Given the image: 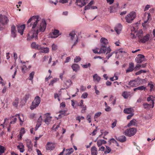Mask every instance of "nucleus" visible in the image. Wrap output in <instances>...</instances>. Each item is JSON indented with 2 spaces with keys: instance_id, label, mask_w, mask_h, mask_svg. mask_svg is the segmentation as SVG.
Masks as SVG:
<instances>
[{
  "instance_id": "f257e3e1",
  "label": "nucleus",
  "mask_w": 155,
  "mask_h": 155,
  "mask_svg": "<svg viewBox=\"0 0 155 155\" xmlns=\"http://www.w3.org/2000/svg\"><path fill=\"white\" fill-rule=\"evenodd\" d=\"M47 24L44 19H41L38 15L33 16L31 17L27 22V26L31 27V30L28 34V39L33 38L37 39L39 32H44L46 28Z\"/></svg>"
},
{
  "instance_id": "f03ea898",
  "label": "nucleus",
  "mask_w": 155,
  "mask_h": 155,
  "mask_svg": "<svg viewBox=\"0 0 155 155\" xmlns=\"http://www.w3.org/2000/svg\"><path fill=\"white\" fill-rule=\"evenodd\" d=\"M41 102V98L38 96H36L34 99V101L32 102L31 104L30 107V108L32 110L38 107Z\"/></svg>"
},
{
  "instance_id": "7ed1b4c3",
  "label": "nucleus",
  "mask_w": 155,
  "mask_h": 155,
  "mask_svg": "<svg viewBox=\"0 0 155 155\" xmlns=\"http://www.w3.org/2000/svg\"><path fill=\"white\" fill-rule=\"evenodd\" d=\"M136 16V13L135 12H131L128 14L125 17V19L126 22L128 23H130L134 19Z\"/></svg>"
},
{
  "instance_id": "20e7f679",
  "label": "nucleus",
  "mask_w": 155,
  "mask_h": 155,
  "mask_svg": "<svg viewBox=\"0 0 155 155\" xmlns=\"http://www.w3.org/2000/svg\"><path fill=\"white\" fill-rule=\"evenodd\" d=\"M137 130L136 128H130L126 130L124 132V134L126 136L131 137L134 135L136 133Z\"/></svg>"
},
{
  "instance_id": "39448f33",
  "label": "nucleus",
  "mask_w": 155,
  "mask_h": 155,
  "mask_svg": "<svg viewBox=\"0 0 155 155\" xmlns=\"http://www.w3.org/2000/svg\"><path fill=\"white\" fill-rule=\"evenodd\" d=\"M9 22L8 18L5 15H0V23L3 25H7Z\"/></svg>"
},
{
  "instance_id": "423d86ee",
  "label": "nucleus",
  "mask_w": 155,
  "mask_h": 155,
  "mask_svg": "<svg viewBox=\"0 0 155 155\" xmlns=\"http://www.w3.org/2000/svg\"><path fill=\"white\" fill-rule=\"evenodd\" d=\"M135 60L137 63H141L145 60V56L143 55L139 54L137 55V57L135 58Z\"/></svg>"
},
{
  "instance_id": "0eeeda50",
  "label": "nucleus",
  "mask_w": 155,
  "mask_h": 155,
  "mask_svg": "<svg viewBox=\"0 0 155 155\" xmlns=\"http://www.w3.org/2000/svg\"><path fill=\"white\" fill-rule=\"evenodd\" d=\"M88 3V0H76L75 3L80 7H82Z\"/></svg>"
},
{
  "instance_id": "6e6552de",
  "label": "nucleus",
  "mask_w": 155,
  "mask_h": 155,
  "mask_svg": "<svg viewBox=\"0 0 155 155\" xmlns=\"http://www.w3.org/2000/svg\"><path fill=\"white\" fill-rule=\"evenodd\" d=\"M139 81L138 79L130 81L129 82V85L132 87H136L140 85Z\"/></svg>"
},
{
  "instance_id": "1a4fd4ad",
  "label": "nucleus",
  "mask_w": 155,
  "mask_h": 155,
  "mask_svg": "<svg viewBox=\"0 0 155 155\" xmlns=\"http://www.w3.org/2000/svg\"><path fill=\"white\" fill-rule=\"evenodd\" d=\"M150 36V35L149 34H147L145 36L139 40V42H140L142 43H144L149 40Z\"/></svg>"
},
{
  "instance_id": "9d476101",
  "label": "nucleus",
  "mask_w": 155,
  "mask_h": 155,
  "mask_svg": "<svg viewBox=\"0 0 155 155\" xmlns=\"http://www.w3.org/2000/svg\"><path fill=\"white\" fill-rule=\"evenodd\" d=\"M47 150H52L54 148V144L52 142H48L46 146Z\"/></svg>"
},
{
  "instance_id": "9b49d317",
  "label": "nucleus",
  "mask_w": 155,
  "mask_h": 155,
  "mask_svg": "<svg viewBox=\"0 0 155 155\" xmlns=\"http://www.w3.org/2000/svg\"><path fill=\"white\" fill-rule=\"evenodd\" d=\"M38 50H40V52L44 53H48L49 51V49L48 47L44 48L40 46Z\"/></svg>"
},
{
  "instance_id": "f8f14e48",
  "label": "nucleus",
  "mask_w": 155,
  "mask_h": 155,
  "mask_svg": "<svg viewBox=\"0 0 155 155\" xmlns=\"http://www.w3.org/2000/svg\"><path fill=\"white\" fill-rule=\"evenodd\" d=\"M134 69V64L133 62H130L129 64L128 68L126 70V72L128 73L130 72H132L133 71Z\"/></svg>"
},
{
  "instance_id": "ddd939ff",
  "label": "nucleus",
  "mask_w": 155,
  "mask_h": 155,
  "mask_svg": "<svg viewBox=\"0 0 155 155\" xmlns=\"http://www.w3.org/2000/svg\"><path fill=\"white\" fill-rule=\"evenodd\" d=\"M101 46H107L108 43V40L104 38H102L100 40Z\"/></svg>"
},
{
  "instance_id": "4468645a",
  "label": "nucleus",
  "mask_w": 155,
  "mask_h": 155,
  "mask_svg": "<svg viewBox=\"0 0 155 155\" xmlns=\"http://www.w3.org/2000/svg\"><path fill=\"white\" fill-rule=\"evenodd\" d=\"M25 28V25H23L18 27V31L21 35H22L23 33L24 30Z\"/></svg>"
},
{
  "instance_id": "2eb2a0df",
  "label": "nucleus",
  "mask_w": 155,
  "mask_h": 155,
  "mask_svg": "<svg viewBox=\"0 0 155 155\" xmlns=\"http://www.w3.org/2000/svg\"><path fill=\"white\" fill-rule=\"evenodd\" d=\"M42 120V116L41 115L39 117V118H38L37 121V123L36 125V127L35 128L36 130H37L38 129V128L39 127H40V126L41 125Z\"/></svg>"
},
{
  "instance_id": "dca6fc26",
  "label": "nucleus",
  "mask_w": 155,
  "mask_h": 155,
  "mask_svg": "<svg viewBox=\"0 0 155 155\" xmlns=\"http://www.w3.org/2000/svg\"><path fill=\"white\" fill-rule=\"evenodd\" d=\"M11 36L13 38L15 37L16 36V27L14 25H12L11 27Z\"/></svg>"
},
{
  "instance_id": "f3484780",
  "label": "nucleus",
  "mask_w": 155,
  "mask_h": 155,
  "mask_svg": "<svg viewBox=\"0 0 155 155\" xmlns=\"http://www.w3.org/2000/svg\"><path fill=\"white\" fill-rule=\"evenodd\" d=\"M72 82L69 79L66 81L64 82V89H67L71 84Z\"/></svg>"
},
{
  "instance_id": "a211bd4d",
  "label": "nucleus",
  "mask_w": 155,
  "mask_h": 155,
  "mask_svg": "<svg viewBox=\"0 0 155 155\" xmlns=\"http://www.w3.org/2000/svg\"><path fill=\"white\" fill-rule=\"evenodd\" d=\"M26 141L27 146L29 150L30 151H31L32 150V144L31 141L30 140L27 139L26 140Z\"/></svg>"
},
{
  "instance_id": "6ab92c4d",
  "label": "nucleus",
  "mask_w": 155,
  "mask_h": 155,
  "mask_svg": "<svg viewBox=\"0 0 155 155\" xmlns=\"http://www.w3.org/2000/svg\"><path fill=\"white\" fill-rule=\"evenodd\" d=\"M71 67L73 71L75 72H77L79 70L80 68L79 65L76 64H73L71 66Z\"/></svg>"
},
{
  "instance_id": "aec40b11",
  "label": "nucleus",
  "mask_w": 155,
  "mask_h": 155,
  "mask_svg": "<svg viewBox=\"0 0 155 155\" xmlns=\"http://www.w3.org/2000/svg\"><path fill=\"white\" fill-rule=\"evenodd\" d=\"M122 26L120 24H118L115 28L114 30L118 34H119L122 29Z\"/></svg>"
},
{
  "instance_id": "412c9836",
  "label": "nucleus",
  "mask_w": 155,
  "mask_h": 155,
  "mask_svg": "<svg viewBox=\"0 0 155 155\" xmlns=\"http://www.w3.org/2000/svg\"><path fill=\"white\" fill-rule=\"evenodd\" d=\"M91 155H97V150L96 147L94 146H93L91 148Z\"/></svg>"
},
{
  "instance_id": "4be33fe9",
  "label": "nucleus",
  "mask_w": 155,
  "mask_h": 155,
  "mask_svg": "<svg viewBox=\"0 0 155 155\" xmlns=\"http://www.w3.org/2000/svg\"><path fill=\"white\" fill-rule=\"evenodd\" d=\"M124 112L126 114H132L134 112V110L131 108H126L124 110Z\"/></svg>"
},
{
  "instance_id": "5701e85b",
  "label": "nucleus",
  "mask_w": 155,
  "mask_h": 155,
  "mask_svg": "<svg viewBox=\"0 0 155 155\" xmlns=\"http://www.w3.org/2000/svg\"><path fill=\"white\" fill-rule=\"evenodd\" d=\"M116 139L121 142H124L126 140V138L125 136L124 135L120 136L118 138H116Z\"/></svg>"
},
{
  "instance_id": "b1692460",
  "label": "nucleus",
  "mask_w": 155,
  "mask_h": 155,
  "mask_svg": "<svg viewBox=\"0 0 155 155\" xmlns=\"http://www.w3.org/2000/svg\"><path fill=\"white\" fill-rule=\"evenodd\" d=\"M107 46H101L99 53L100 54L104 53L107 51Z\"/></svg>"
},
{
  "instance_id": "393cba45",
  "label": "nucleus",
  "mask_w": 155,
  "mask_h": 155,
  "mask_svg": "<svg viewBox=\"0 0 155 155\" xmlns=\"http://www.w3.org/2000/svg\"><path fill=\"white\" fill-rule=\"evenodd\" d=\"M31 97V95L30 94H26L23 98V100L25 101V103H24L23 104H22V106H23V105H24L26 103L28 99Z\"/></svg>"
},
{
  "instance_id": "a878e982",
  "label": "nucleus",
  "mask_w": 155,
  "mask_h": 155,
  "mask_svg": "<svg viewBox=\"0 0 155 155\" xmlns=\"http://www.w3.org/2000/svg\"><path fill=\"white\" fill-rule=\"evenodd\" d=\"M17 147L19 150L21 152L23 153L24 151V146L22 143H20L19 145L17 146Z\"/></svg>"
},
{
  "instance_id": "bb28decb",
  "label": "nucleus",
  "mask_w": 155,
  "mask_h": 155,
  "mask_svg": "<svg viewBox=\"0 0 155 155\" xmlns=\"http://www.w3.org/2000/svg\"><path fill=\"white\" fill-rule=\"evenodd\" d=\"M31 45L32 48L37 50H38L40 46L38 44H37L35 42H33L31 44Z\"/></svg>"
},
{
  "instance_id": "cd10ccee",
  "label": "nucleus",
  "mask_w": 155,
  "mask_h": 155,
  "mask_svg": "<svg viewBox=\"0 0 155 155\" xmlns=\"http://www.w3.org/2000/svg\"><path fill=\"white\" fill-rule=\"evenodd\" d=\"M51 117L47 115L44 120V122L47 124L48 125L51 120Z\"/></svg>"
},
{
  "instance_id": "c85d7f7f",
  "label": "nucleus",
  "mask_w": 155,
  "mask_h": 155,
  "mask_svg": "<svg viewBox=\"0 0 155 155\" xmlns=\"http://www.w3.org/2000/svg\"><path fill=\"white\" fill-rule=\"evenodd\" d=\"M75 36L77 38L78 37L74 31H72L69 34V36L70 37L71 39L72 40H73L74 38L75 37Z\"/></svg>"
},
{
  "instance_id": "c756f323",
  "label": "nucleus",
  "mask_w": 155,
  "mask_h": 155,
  "mask_svg": "<svg viewBox=\"0 0 155 155\" xmlns=\"http://www.w3.org/2000/svg\"><path fill=\"white\" fill-rule=\"evenodd\" d=\"M94 80L96 81L97 82H98L101 79V78L98 76L97 74H95L93 76Z\"/></svg>"
},
{
  "instance_id": "7c9ffc66",
  "label": "nucleus",
  "mask_w": 155,
  "mask_h": 155,
  "mask_svg": "<svg viewBox=\"0 0 155 155\" xmlns=\"http://www.w3.org/2000/svg\"><path fill=\"white\" fill-rule=\"evenodd\" d=\"M136 124V120L135 119L131 120L128 124L127 126L129 127L132 125H135Z\"/></svg>"
},
{
  "instance_id": "2f4dec72",
  "label": "nucleus",
  "mask_w": 155,
  "mask_h": 155,
  "mask_svg": "<svg viewBox=\"0 0 155 155\" xmlns=\"http://www.w3.org/2000/svg\"><path fill=\"white\" fill-rule=\"evenodd\" d=\"M129 95V93L127 91H124L122 94V96L125 99L127 98Z\"/></svg>"
},
{
  "instance_id": "473e14b6",
  "label": "nucleus",
  "mask_w": 155,
  "mask_h": 155,
  "mask_svg": "<svg viewBox=\"0 0 155 155\" xmlns=\"http://www.w3.org/2000/svg\"><path fill=\"white\" fill-rule=\"evenodd\" d=\"M73 152V150L72 148H71L66 150V153L65 155H69L72 153Z\"/></svg>"
},
{
  "instance_id": "72a5a7b5",
  "label": "nucleus",
  "mask_w": 155,
  "mask_h": 155,
  "mask_svg": "<svg viewBox=\"0 0 155 155\" xmlns=\"http://www.w3.org/2000/svg\"><path fill=\"white\" fill-rule=\"evenodd\" d=\"M19 99L18 98H15L14 101L12 103V105L15 107H17Z\"/></svg>"
},
{
  "instance_id": "f704fd0d",
  "label": "nucleus",
  "mask_w": 155,
  "mask_h": 155,
  "mask_svg": "<svg viewBox=\"0 0 155 155\" xmlns=\"http://www.w3.org/2000/svg\"><path fill=\"white\" fill-rule=\"evenodd\" d=\"M59 80L58 78H54L53 79L51 80L49 84V86L52 85L53 86V84L56 83Z\"/></svg>"
},
{
  "instance_id": "c9c22d12",
  "label": "nucleus",
  "mask_w": 155,
  "mask_h": 155,
  "mask_svg": "<svg viewBox=\"0 0 155 155\" xmlns=\"http://www.w3.org/2000/svg\"><path fill=\"white\" fill-rule=\"evenodd\" d=\"M93 4V1H91L89 2L87 6H85L84 8V10H86L87 9H88L90 8L91 5Z\"/></svg>"
},
{
  "instance_id": "e433bc0d",
  "label": "nucleus",
  "mask_w": 155,
  "mask_h": 155,
  "mask_svg": "<svg viewBox=\"0 0 155 155\" xmlns=\"http://www.w3.org/2000/svg\"><path fill=\"white\" fill-rule=\"evenodd\" d=\"M153 96H150L149 97H148L147 98V101H152V107H153L154 106V100H153Z\"/></svg>"
},
{
  "instance_id": "4c0bfd02",
  "label": "nucleus",
  "mask_w": 155,
  "mask_h": 155,
  "mask_svg": "<svg viewBox=\"0 0 155 155\" xmlns=\"http://www.w3.org/2000/svg\"><path fill=\"white\" fill-rule=\"evenodd\" d=\"M146 72H147L145 70H140L139 71H138L137 72H136L135 73V74L136 75H139V74H140L141 73H146Z\"/></svg>"
},
{
  "instance_id": "58836bf2",
  "label": "nucleus",
  "mask_w": 155,
  "mask_h": 155,
  "mask_svg": "<svg viewBox=\"0 0 155 155\" xmlns=\"http://www.w3.org/2000/svg\"><path fill=\"white\" fill-rule=\"evenodd\" d=\"M35 72L32 71L29 74V80L31 81H32L33 78V77L35 74Z\"/></svg>"
},
{
  "instance_id": "ea45409f",
  "label": "nucleus",
  "mask_w": 155,
  "mask_h": 155,
  "mask_svg": "<svg viewBox=\"0 0 155 155\" xmlns=\"http://www.w3.org/2000/svg\"><path fill=\"white\" fill-rule=\"evenodd\" d=\"M81 65L83 68H87L88 67H90L91 64L90 63H88V64H81Z\"/></svg>"
},
{
  "instance_id": "a19ab883",
  "label": "nucleus",
  "mask_w": 155,
  "mask_h": 155,
  "mask_svg": "<svg viewBox=\"0 0 155 155\" xmlns=\"http://www.w3.org/2000/svg\"><path fill=\"white\" fill-rule=\"evenodd\" d=\"M52 49L53 51H55L56 50H57L58 48L57 46L55 45L54 44H53L52 45Z\"/></svg>"
},
{
  "instance_id": "79ce46f5",
  "label": "nucleus",
  "mask_w": 155,
  "mask_h": 155,
  "mask_svg": "<svg viewBox=\"0 0 155 155\" xmlns=\"http://www.w3.org/2000/svg\"><path fill=\"white\" fill-rule=\"evenodd\" d=\"M81 60V58L79 56H77L74 59V62L77 63L80 61Z\"/></svg>"
},
{
  "instance_id": "37998d69",
  "label": "nucleus",
  "mask_w": 155,
  "mask_h": 155,
  "mask_svg": "<svg viewBox=\"0 0 155 155\" xmlns=\"http://www.w3.org/2000/svg\"><path fill=\"white\" fill-rule=\"evenodd\" d=\"M66 112V110H61L59 111V113H60L61 114L59 115V116L60 117L61 115H63L64 116L65 115V113Z\"/></svg>"
},
{
  "instance_id": "c03bdc74",
  "label": "nucleus",
  "mask_w": 155,
  "mask_h": 155,
  "mask_svg": "<svg viewBox=\"0 0 155 155\" xmlns=\"http://www.w3.org/2000/svg\"><path fill=\"white\" fill-rule=\"evenodd\" d=\"M5 150L4 147L0 145V155L4 152Z\"/></svg>"
},
{
  "instance_id": "a18cd8bd",
  "label": "nucleus",
  "mask_w": 155,
  "mask_h": 155,
  "mask_svg": "<svg viewBox=\"0 0 155 155\" xmlns=\"http://www.w3.org/2000/svg\"><path fill=\"white\" fill-rule=\"evenodd\" d=\"M88 95L87 93L86 92L84 93L81 95V97L82 98L85 99L87 97Z\"/></svg>"
},
{
  "instance_id": "49530a36",
  "label": "nucleus",
  "mask_w": 155,
  "mask_h": 155,
  "mask_svg": "<svg viewBox=\"0 0 155 155\" xmlns=\"http://www.w3.org/2000/svg\"><path fill=\"white\" fill-rule=\"evenodd\" d=\"M106 150L105 152V153H109L111 151V149L110 148L107 146H106Z\"/></svg>"
},
{
  "instance_id": "de8ad7c7",
  "label": "nucleus",
  "mask_w": 155,
  "mask_h": 155,
  "mask_svg": "<svg viewBox=\"0 0 155 155\" xmlns=\"http://www.w3.org/2000/svg\"><path fill=\"white\" fill-rule=\"evenodd\" d=\"M138 80L139 81L140 85V84H142L143 83H144L145 82V79H140L139 78H137Z\"/></svg>"
},
{
  "instance_id": "09e8293b",
  "label": "nucleus",
  "mask_w": 155,
  "mask_h": 155,
  "mask_svg": "<svg viewBox=\"0 0 155 155\" xmlns=\"http://www.w3.org/2000/svg\"><path fill=\"white\" fill-rule=\"evenodd\" d=\"M25 133V128H21V130H20V135H23Z\"/></svg>"
},
{
  "instance_id": "8fccbe9b",
  "label": "nucleus",
  "mask_w": 155,
  "mask_h": 155,
  "mask_svg": "<svg viewBox=\"0 0 155 155\" xmlns=\"http://www.w3.org/2000/svg\"><path fill=\"white\" fill-rule=\"evenodd\" d=\"M99 49V48H95L94 49H93L92 51L95 54H99L100 53H99V51H98V50Z\"/></svg>"
},
{
  "instance_id": "3c124183",
  "label": "nucleus",
  "mask_w": 155,
  "mask_h": 155,
  "mask_svg": "<svg viewBox=\"0 0 155 155\" xmlns=\"http://www.w3.org/2000/svg\"><path fill=\"white\" fill-rule=\"evenodd\" d=\"M146 87L144 86H142L137 87L138 90H145Z\"/></svg>"
},
{
  "instance_id": "603ef678",
  "label": "nucleus",
  "mask_w": 155,
  "mask_h": 155,
  "mask_svg": "<svg viewBox=\"0 0 155 155\" xmlns=\"http://www.w3.org/2000/svg\"><path fill=\"white\" fill-rule=\"evenodd\" d=\"M101 114V112H99L96 113L94 116V118H97L98 117L100 116Z\"/></svg>"
},
{
  "instance_id": "864d4df0",
  "label": "nucleus",
  "mask_w": 155,
  "mask_h": 155,
  "mask_svg": "<svg viewBox=\"0 0 155 155\" xmlns=\"http://www.w3.org/2000/svg\"><path fill=\"white\" fill-rule=\"evenodd\" d=\"M137 36L139 40L142 38L143 37V34H140V33H137Z\"/></svg>"
},
{
  "instance_id": "5fc2aeb1",
  "label": "nucleus",
  "mask_w": 155,
  "mask_h": 155,
  "mask_svg": "<svg viewBox=\"0 0 155 155\" xmlns=\"http://www.w3.org/2000/svg\"><path fill=\"white\" fill-rule=\"evenodd\" d=\"M150 104H147V103H144L143 104V107L145 109H147L148 107L150 106H151Z\"/></svg>"
},
{
  "instance_id": "6e6d98bb",
  "label": "nucleus",
  "mask_w": 155,
  "mask_h": 155,
  "mask_svg": "<svg viewBox=\"0 0 155 155\" xmlns=\"http://www.w3.org/2000/svg\"><path fill=\"white\" fill-rule=\"evenodd\" d=\"M141 67L140 64H137L136 66L134 67L135 71H136L139 69V68Z\"/></svg>"
},
{
  "instance_id": "4d7b16f0",
  "label": "nucleus",
  "mask_w": 155,
  "mask_h": 155,
  "mask_svg": "<svg viewBox=\"0 0 155 155\" xmlns=\"http://www.w3.org/2000/svg\"><path fill=\"white\" fill-rule=\"evenodd\" d=\"M117 122V120H115L111 124V127L112 128H114L116 126Z\"/></svg>"
},
{
  "instance_id": "13d9d810",
  "label": "nucleus",
  "mask_w": 155,
  "mask_h": 155,
  "mask_svg": "<svg viewBox=\"0 0 155 155\" xmlns=\"http://www.w3.org/2000/svg\"><path fill=\"white\" fill-rule=\"evenodd\" d=\"M97 144L99 147L101 146L102 144V142H101V140H98L97 142Z\"/></svg>"
},
{
  "instance_id": "bf43d9fd",
  "label": "nucleus",
  "mask_w": 155,
  "mask_h": 155,
  "mask_svg": "<svg viewBox=\"0 0 155 155\" xmlns=\"http://www.w3.org/2000/svg\"><path fill=\"white\" fill-rule=\"evenodd\" d=\"M79 106L81 107L82 108H84L85 106L83 105V101L81 100L79 103Z\"/></svg>"
},
{
  "instance_id": "052dcab7",
  "label": "nucleus",
  "mask_w": 155,
  "mask_h": 155,
  "mask_svg": "<svg viewBox=\"0 0 155 155\" xmlns=\"http://www.w3.org/2000/svg\"><path fill=\"white\" fill-rule=\"evenodd\" d=\"M59 32V30H58L55 29L54 30L53 32V34L54 35H55L58 34Z\"/></svg>"
},
{
  "instance_id": "680f3d73",
  "label": "nucleus",
  "mask_w": 155,
  "mask_h": 155,
  "mask_svg": "<svg viewBox=\"0 0 155 155\" xmlns=\"http://www.w3.org/2000/svg\"><path fill=\"white\" fill-rule=\"evenodd\" d=\"M68 0H59V2L63 4L67 3Z\"/></svg>"
},
{
  "instance_id": "e2e57ef3",
  "label": "nucleus",
  "mask_w": 155,
  "mask_h": 155,
  "mask_svg": "<svg viewBox=\"0 0 155 155\" xmlns=\"http://www.w3.org/2000/svg\"><path fill=\"white\" fill-rule=\"evenodd\" d=\"M109 142L110 144L111 143V142H112L114 143H117V141L114 138H111L109 141Z\"/></svg>"
},
{
  "instance_id": "0e129e2a",
  "label": "nucleus",
  "mask_w": 155,
  "mask_h": 155,
  "mask_svg": "<svg viewBox=\"0 0 155 155\" xmlns=\"http://www.w3.org/2000/svg\"><path fill=\"white\" fill-rule=\"evenodd\" d=\"M27 67L25 65H23V67H21L22 72L23 73H25L24 69H27Z\"/></svg>"
},
{
  "instance_id": "69168bd1",
  "label": "nucleus",
  "mask_w": 155,
  "mask_h": 155,
  "mask_svg": "<svg viewBox=\"0 0 155 155\" xmlns=\"http://www.w3.org/2000/svg\"><path fill=\"white\" fill-rule=\"evenodd\" d=\"M113 54V53H109L107 54L106 55H107L106 56V58H107V59H108L110 57H111L112 55Z\"/></svg>"
},
{
  "instance_id": "338daca9",
  "label": "nucleus",
  "mask_w": 155,
  "mask_h": 155,
  "mask_svg": "<svg viewBox=\"0 0 155 155\" xmlns=\"http://www.w3.org/2000/svg\"><path fill=\"white\" fill-rule=\"evenodd\" d=\"M48 58V56H45L42 58V61L44 62L47 61Z\"/></svg>"
},
{
  "instance_id": "774afa93",
  "label": "nucleus",
  "mask_w": 155,
  "mask_h": 155,
  "mask_svg": "<svg viewBox=\"0 0 155 155\" xmlns=\"http://www.w3.org/2000/svg\"><path fill=\"white\" fill-rule=\"evenodd\" d=\"M134 113L130 114L128 115L127 117V119L129 120L134 115Z\"/></svg>"
}]
</instances>
